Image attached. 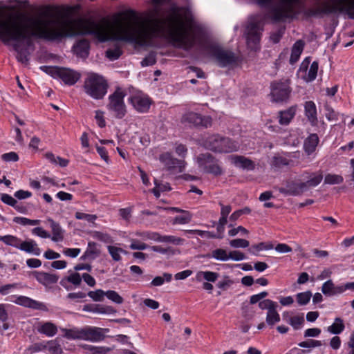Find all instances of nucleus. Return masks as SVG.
<instances>
[{
  "label": "nucleus",
  "mask_w": 354,
  "mask_h": 354,
  "mask_svg": "<svg viewBox=\"0 0 354 354\" xmlns=\"http://www.w3.org/2000/svg\"><path fill=\"white\" fill-rule=\"evenodd\" d=\"M89 48V41L86 39H82L73 46V50L78 57L86 58L88 55Z\"/></svg>",
  "instance_id": "nucleus-19"
},
{
  "label": "nucleus",
  "mask_w": 354,
  "mask_h": 354,
  "mask_svg": "<svg viewBox=\"0 0 354 354\" xmlns=\"http://www.w3.org/2000/svg\"><path fill=\"white\" fill-rule=\"evenodd\" d=\"M48 222L50 223L53 236L52 241L55 242L62 241L64 239L63 230L59 223L55 222L53 219L48 218Z\"/></svg>",
  "instance_id": "nucleus-25"
},
{
  "label": "nucleus",
  "mask_w": 354,
  "mask_h": 354,
  "mask_svg": "<svg viewBox=\"0 0 354 354\" xmlns=\"http://www.w3.org/2000/svg\"><path fill=\"white\" fill-rule=\"evenodd\" d=\"M287 322L289 324H290L294 328V329L298 330L304 324V318L303 315H301V316L297 315V316L289 317V319L287 320Z\"/></svg>",
  "instance_id": "nucleus-41"
},
{
  "label": "nucleus",
  "mask_w": 354,
  "mask_h": 354,
  "mask_svg": "<svg viewBox=\"0 0 354 354\" xmlns=\"http://www.w3.org/2000/svg\"><path fill=\"white\" fill-rule=\"evenodd\" d=\"M19 250L28 253H32L36 256H39L41 254L40 248L38 247L37 243L32 239L25 241H21Z\"/></svg>",
  "instance_id": "nucleus-23"
},
{
  "label": "nucleus",
  "mask_w": 354,
  "mask_h": 354,
  "mask_svg": "<svg viewBox=\"0 0 354 354\" xmlns=\"http://www.w3.org/2000/svg\"><path fill=\"white\" fill-rule=\"evenodd\" d=\"M230 160L236 167H239L243 169L253 170L255 168L254 162L243 156L232 155Z\"/></svg>",
  "instance_id": "nucleus-17"
},
{
  "label": "nucleus",
  "mask_w": 354,
  "mask_h": 354,
  "mask_svg": "<svg viewBox=\"0 0 354 354\" xmlns=\"http://www.w3.org/2000/svg\"><path fill=\"white\" fill-rule=\"evenodd\" d=\"M106 296L109 299L111 300L112 301L118 304H120L123 302L122 297L120 295H119V294L117 292L114 290H108L107 292H106Z\"/></svg>",
  "instance_id": "nucleus-49"
},
{
  "label": "nucleus",
  "mask_w": 354,
  "mask_h": 354,
  "mask_svg": "<svg viewBox=\"0 0 354 354\" xmlns=\"http://www.w3.org/2000/svg\"><path fill=\"white\" fill-rule=\"evenodd\" d=\"M38 331L40 333L45 334L46 335H47L48 337H52V336H54L57 333V328L54 324H53L51 322H46V323L41 324L38 328Z\"/></svg>",
  "instance_id": "nucleus-30"
},
{
  "label": "nucleus",
  "mask_w": 354,
  "mask_h": 354,
  "mask_svg": "<svg viewBox=\"0 0 354 354\" xmlns=\"http://www.w3.org/2000/svg\"><path fill=\"white\" fill-rule=\"evenodd\" d=\"M322 345V343L321 341L311 339L299 343V346L303 347V348H315V347L321 346Z\"/></svg>",
  "instance_id": "nucleus-53"
},
{
  "label": "nucleus",
  "mask_w": 354,
  "mask_h": 354,
  "mask_svg": "<svg viewBox=\"0 0 354 354\" xmlns=\"http://www.w3.org/2000/svg\"><path fill=\"white\" fill-rule=\"evenodd\" d=\"M318 71V62H313L308 70L306 77L305 78L307 82H311L314 80L317 74Z\"/></svg>",
  "instance_id": "nucleus-45"
},
{
  "label": "nucleus",
  "mask_w": 354,
  "mask_h": 354,
  "mask_svg": "<svg viewBox=\"0 0 354 354\" xmlns=\"http://www.w3.org/2000/svg\"><path fill=\"white\" fill-rule=\"evenodd\" d=\"M200 167L209 174L215 176L222 174V169L218 163V160L209 153H201L197 158Z\"/></svg>",
  "instance_id": "nucleus-10"
},
{
  "label": "nucleus",
  "mask_w": 354,
  "mask_h": 354,
  "mask_svg": "<svg viewBox=\"0 0 354 354\" xmlns=\"http://www.w3.org/2000/svg\"><path fill=\"white\" fill-rule=\"evenodd\" d=\"M97 123L98 126L100 128H103L106 126V122L104 119L103 112L101 111H95V116Z\"/></svg>",
  "instance_id": "nucleus-63"
},
{
  "label": "nucleus",
  "mask_w": 354,
  "mask_h": 354,
  "mask_svg": "<svg viewBox=\"0 0 354 354\" xmlns=\"http://www.w3.org/2000/svg\"><path fill=\"white\" fill-rule=\"evenodd\" d=\"M334 286L335 285L332 280H328L323 284L322 291L324 295H333L332 292H333Z\"/></svg>",
  "instance_id": "nucleus-55"
},
{
  "label": "nucleus",
  "mask_w": 354,
  "mask_h": 354,
  "mask_svg": "<svg viewBox=\"0 0 354 354\" xmlns=\"http://www.w3.org/2000/svg\"><path fill=\"white\" fill-rule=\"evenodd\" d=\"M84 88L86 94L99 100L106 95L108 84L102 76L96 73H89L85 79Z\"/></svg>",
  "instance_id": "nucleus-5"
},
{
  "label": "nucleus",
  "mask_w": 354,
  "mask_h": 354,
  "mask_svg": "<svg viewBox=\"0 0 354 354\" xmlns=\"http://www.w3.org/2000/svg\"><path fill=\"white\" fill-rule=\"evenodd\" d=\"M209 53L221 67H227L236 64L238 61V57L234 52L221 46H212Z\"/></svg>",
  "instance_id": "nucleus-8"
},
{
  "label": "nucleus",
  "mask_w": 354,
  "mask_h": 354,
  "mask_svg": "<svg viewBox=\"0 0 354 354\" xmlns=\"http://www.w3.org/2000/svg\"><path fill=\"white\" fill-rule=\"evenodd\" d=\"M271 95L276 102H283L288 99L290 89L288 82H273L271 84Z\"/></svg>",
  "instance_id": "nucleus-12"
},
{
  "label": "nucleus",
  "mask_w": 354,
  "mask_h": 354,
  "mask_svg": "<svg viewBox=\"0 0 354 354\" xmlns=\"http://www.w3.org/2000/svg\"><path fill=\"white\" fill-rule=\"evenodd\" d=\"M192 214L190 212L178 208V223H189L192 221Z\"/></svg>",
  "instance_id": "nucleus-38"
},
{
  "label": "nucleus",
  "mask_w": 354,
  "mask_h": 354,
  "mask_svg": "<svg viewBox=\"0 0 354 354\" xmlns=\"http://www.w3.org/2000/svg\"><path fill=\"white\" fill-rule=\"evenodd\" d=\"M304 46V42L302 40H298L294 44L290 57V64H294L298 61L303 51Z\"/></svg>",
  "instance_id": "nucleus-27"
},
{
  "label": "nucleus",
  "mask_w": 354,
  "mask_h": 354,
  "mask_svg": "<svg viewBox=\"0 0 354 354\" xmlns=\"http://www.w3.org/2000/svg\"><path fill=\"white\" fill-rule=\"evenodd\" d=\"M14 196L19 199V200H22V199H26V198H30L31 196H32V193L29 191H24V190H19V191H17Z\"/></svg>",
  "instance_id": "nucleus-64"
},
{
  "label": "nucleus",
  "mask_w": 354,
  "mask_h": 354,
  "mask_svg": "<svg viewBox=\"0 0 354 354\" xmlns=\"http://www.w3.org/2000/svg\"><path fill=\"white\" fill-rule=\"evenodd\" d=\"M107 249L112 259L115 261H120L121 260V253H127V252L123 249L113 245H109Z\"/></svg>",
  "instance_id": "nucleus-37"
},
{
  "label": "nucleus",
  "mask_w": 354,
  "mask_h": 354,
  "mask_svg": "<svg viewBox=\"0 0 354 354\" xmlns=\"http://www.w3.org/2000/svg\"><path fill=\"white\" fill-rule=\"evenodd\" d=\"M125 95V92L122 88H118L109 97V102L107 104V109L118 119H122L127 113V107L124 102Z\"/></svg>",
  "instance_id": "nucleus-7"
},
{
  "label": "nucleus",
  "mask_w": 354,
  "mask_h": 354,
  "mask_svg": "<svg viewBox=\"0 0 354 354\" xmlns=\"http://www.w3.org/2000/svg\"><path fill=\"white\" fill-rule=\"evenodd\" d=\"M229 259H231L234 261H241L245 259V255L243 252L239 250H232L228 253Z\"/></svg>",
  "instance_id": "nucleus-56"
},
{
  "label": "nucleus",
  "mask_w": 354,
  "mask_h": 354,
  "mask_svg": "<svg viewBox=\"0 0 354 354\" xmlns=\"http://www.w3.org/2000/svg\"><path fill=\"white\" fill-rule=\"evenodd\" d=\"M230 245L234 248H245L249 246L250 243L243 239H232L230 241Z\"/></svg>",
  "instance_id": "nucleus-47"
},
{
  "label": "nucleus",
  "mask_w": 354,
  "mask_h": 354,
  "mask_svg": "<svg viewBox=\"0 0 354 354\" xmlns=\"http://www.w3.org/2000/svg\"><path fill=\"white\" fill-rule=\"evenodd\" d=\"M148 248V245L140 241L133 240L130 245V248L131 250H143Z\"/></svg>",
  "instance_id": "nucleus-60"
},
{
  "label": "nucleus",
  "mask_w": 354,
  "mask_h": 354,
  "mask_svg": "<svg viewBox=\"0 0 354 354\" xmlns=\"http://www.w3.org/2000/svg\"><path fill=\"white\" fill-rule=\"evenodd\" d=\"M280 321V316L277 311V306L268 310L266 315V322L270 326H273Z\"/></svg>",
  "instance_id": "nucleus-35"
},
{
  "label": "nucleus",
  "mask_w": 354,
  "mask_h": 354,
  "mask_svg": "<svg viewBox=\"0 0 354 354\" xmlns=\"http://www.w3.org/2000/svg\"><path fill=\"white\" fill-rule=\"evenodd\" d=\"M171 279V274L165 273L162 276L156 277L150 283L151 286H160L164 283L165 281H170Z\"/></svg>",
  "instance_id": "nucleus-39"
},
{
  "label": "nucleus",
  "mask_w": 354,
  "mask_h": 354,
  "mask_svg": "<svg viewBox=\"0 0 354 354\" xmlns=\"http://www.w3.org/2000/svg\"><path fill=\"white\" fill-rule=\"evenodd\" d=\"M178 6V48L189 50L202 46L208 37V30L194 15L190 0H180Z\"/></svg>",
  "instance_id": "nucleus-3"
},
{
  "label": "nucleus",
  "mask_w": 354,
  "mask_h": 354,
  "mask_svg": "<svg viewBox=\"0 0 354 354\" xmlns=\"http://www.w3.org/2000/svg\"><path fill=\"white\" fill-rule=\"evenodd\" d=\"M181 123L188 126L208 128L212 124V119L209 116H202L196 113L188 112L182 116Z\"/></svg>",
  "instance_id": "nucleus-11"
},
{
  "label": "nucleus",
  "mask_w": 354,
  "mask_h": 354,
  "mask_svg": "<svg viewBox=\"0 0 354 354\" xmlns=\"http://www.w3.org/2000/svg\"><path fill=\"white\" fill-rule=\"evenodd\" d=\"M1 159L6 162H17L19 160V156L17 153L11 151L3 153L1 156Z\"/></svg>",
  "instance_id": "nucleus-57"
},
{
  "label": "nucleus",
  "mask_w": 354,
  "mask_h": 354,
  "mask_svg": "<svg viewBox=\"0 0 354 354\" xmlns=\"http://www.w3.org/2000/svg\"><path fill=\"white\" fill-rule=\"evenodd\" d=\"M46 349L52 354H62V349L56 341H49L46 343Z\"/></svg>",
  "instance_id": "nucleus-43"
},
{
  "label": "nucleus",
  "mask_w": 354,
  "mask_h": 354,
  "mask_svg": "<svg viewBox=\"0 0 354 354\" xmlns=\"http://www.w3.org/2000/svg\"><path fill=\"white\" fill-rule=\"evenodd\" d=\"M144 238L146 239H151L158 242H167L175 241V238L174 236H162L156 232H146L144 234Z\"/></svg>",
  "instance_id": "nucleus-34"
},
{
  "label": "nucleus",
  "mask_w": 354,
  "mask_h": 354,
  "mask_svg": "<svg viewBox=\"0 0 354 354\" xmlns=\"http://www.w3.org/2000/svg\"><path fill=\"white\" fill-rule=\"evenodd\" d=\"M160 160L163 162L169 169L174 167V162L171 159V155L168 153L162 154L160 156Z\"/></svg>",
  "instance_id": "nucleus-62"
},
{
  "label": "nucleus",
  "mask_w": 354,
  "mask_h": 354,
  "mask_svg": "<svg viewBox=\"0 0 354 354\" xmlns=\"http://www.w3.org/2000/svg\"><path fill=\"white\" fill-rule=\"evenodd\" d=\"M106 57L110 60H115L122 55V50L119 47L113 49H108L106 52Z\"/></svg>",
  "instance_id": "nucleus-51"
},
{
  "label": "nucleus",
  "mask_w": 354,
  "mask_h": 354,
  "mask_svg": "<svg viewBox=\"0 0 354 354\" xmlns=\"http://www.w3.org/2000/svg\"><path fill=\"white\" fill-rule=\"evenodd\" d=\"M32 233L41 238H50V235L42 227H37L32 230Z\"/></svg>",
  "instance_id": "nucleus-61"
},
{
  "label": "nucleus",
  "mask_w": 354,
  "mask_h": 354,
  "mask_svg": "<svg viewBox=\"0 0 354 354\" xmlns=\"http://www.w3.org/2000/svg\"><path fill=\"white\" fill-rule=\"evenodd\" d=\"M185 234H196L200 236L206 237L207 239H216V234H214L209 231H203L199 230H183Z\"/></svg>",
  "instance_id": "nucleus-44"
},
{
  "label": "nucleus",
  "mask_w": 354,
  "mask_h": 354,
  "mask_svg": "<svg viewBox=\"0 0 354 354\" xmlns=\"http://www.w3.org/2000/svg\"><path fill=\"white\" fill-rule=\"evenodd\" d=\"M305 115L313 126L317 124V109L313 101H308L305 103Z\"/></svg>",
  "instance_id": "nucleus-20"
},
{
  "label": "nucleus",
  "mask_w": 354,
  "mask_h": 354,
  "mask_svg": "<svg viewBox=\"0 0 354 354\" xmlns=\"http://www.w3.org/2000/svg\"><path fill=\"white\" fill-rule=\"evenodd\" d=\"M312 297L310 291H306L304 292L298 293L296 295L297 301L300 306L306 305Z\"/></svg>",
  "instance_id": "nucleus-42"
},
{
  "label": "nucleus",
  "mask_w": 354,
  "mask_h": 354,
  "mask_svg": "<svg viewBox=\"0 0 354 354\" xmlns=\"http://www.w3.org/2000/svg\"><path fill=\"white\" fill-rule=\"evenodd\" d=\"M14 302L18 305L33 309H41L44 306L42 303L33 300L26 296L17 297Z\"/></svg>",
  "instance_id": "nucleus-21"
},
{
  "label": "nucleus",
  "mask_w": 354,
  "mask_h": 354,
  "mask_svg": "<svg viewBox=\"0 0 354 354\" xmlns=\"http://www.w3.org/2000/svg\"><path fill=\"white\" fill-rule=\"evenodd\" d=\"M93 237L106 243L113 242L111 237L106 233H102L96 231L93 232Z\"/></svg>",
  "instance_id": "nucleus-54"
},
{
  "label": "nucleus",
  "mask_w": 354,
  "mask_h": 354,
  "mask_svg": "<svg viewBox=\"0 0 354 354\" xmlns=\"http://www.w3.org/2000/svg\"><path fill=\"white\" fill-rule=\"evenodd\" d=\"M259 306L261 309H267L268 311L274 306H277V304L270 299H265L259 303Z\"/></svg>",
  "instance_id": "nucleus-58"
},
{
  "label": "nucleus",
  "mask_w": 354,
  "mask_h": 354,
  "mask_svg": "<svg viewBox=\"0 0 354 354\" xmlns=\"http://www.w3.org/2000/svg\"><path fill=\"white\" fill-rule=\"evenodd\" d=\"M270 13L268 15L256 14L250 16L246 22L244 36L246 39L248 47L257 51L260 48V41L262 32L264 29V21L266 17L270 18Z\"/></svg>",
  "instance_id": "nucleus-4"
},
{
  "label": "nucleus",
  "mask_w": 354,
  "mask_h": 354,
  "mask_svg": "<svg viewBox=\"0 0 354 354\" xmlns=\"http://www.w3.org/2000/svg\"><path fill=\"white\" fill-rule=\"evenodd\" d=\"M285 30H286V27L283 26L280 27L276 31L272 32L270 36V40L274 44L279 43L285 32Z\"/></svg>",
  "instance_id": "nucleus-46"
},
{
  "label": "nucleus",
  "mask_w": 354,
  "mask_h": 354,
  "mask_svg": "<svg viewBox=\"0 0 354 354\" xmlns=\"http://www.w3.org/2000/svg\"><path fill=\"white\" fill-rule=\"evenodd\" d=\"M64 337L68 339H83L84 328H62Z\"/></svg>",
  "instance_id": "nucleus-26"
},
{
  "label": "nucleus",
  "mask_w": 354,
  "mask_h": 354,
  "mask_svg": "<svg viewBox=\"0 0 354 354\" xmlns=\"http://www.w3.org/2000/svg\"><path fill=\"white\" fill-rule=\"evenodd\" d=\"M82 278L80 274L77 272H74L69 276L63 278L60 281V284L67 290L72 289L71 286L68 285V283L73 284L75 286H79L82 283Z\"/></svg>",
  "instance_id": "nucleus-24"
},
{
  "label": "nucleus",
  "mask_w": 354,
  "mask_h": 354,
  "mask_svg": "<svg viewBox=\"0 0 354 354\" xmlns=\"http://www.w3.org/2000/svg\"><path fill=\"white\" fill-rule=\"evenodd\" d=\"M153 15L140 22L137 13L131 9L120 12L112 26L103 19L100 22L84 19L64 17H27L25 20L8 17L0 19V39L5 44L15 41L13 48L17 59L27 65L33 46L32 37L49 41L61 40L64 37L91 35L101 42L109 40L148 44L154 38H163V17H157L158 8Z\"/></svg>",
  "instance_id": "nucleus-1"
},
{
  "label": "nucleus",
  "mask_w": 354,
  "mask_h": 354,
  "mask_svg": "<svg viewBox=\"0 0 354 354\" xmlns=\"http://www.w3.org/2000/svg\"><path fill=\"white\" fill-rule=\"evenodd\" d=\"M343 319L340 317H336L334 323L328 327L327 330L332 334H339L344 330Z\"/></svg>",
  "instance_id": "nucleus-33"
},
{
  "label": "nucleus",
  "mask_w": 354,
  "mask_h": 354,
  "mask_svg": "<svg viewBox=\"0 0 354 354\" xmlns=\"http://www.w3.org/2000/svg\"><path fill=\"white\" fill-rule=\"evenodd\" d=\"M219 277V274L211 271H201L196 274V279L198 281H201L203 279L207 282H215Z\"/></svg>",
  "instance_id": "nucleus-29"
},
{
  "label": "nucleus",
  "mask_w": 354,
  "mask_h": 354,
  "mask_svg": "<svg viewBox=\"0 0 354 354\" xmlns=\"http://www.w3.org/2000/svg\"><path fill=\"white\" fill-rule=\"evenodd\" d=\"M13 221L22 225H36L39 224V220H31L25 217H15Z\"/></svg>",
  "instance_id": "nucleus-48"
},
{
  "label": "nucleus",
  "mask_w": 354,
  "mask_h": 354,
  "mask_svg": "<svg viewBox=\"0 0 354 354\" xmlns=\"http://www.w3.org/2000/svg\"><path fill=\"white\" fill-rule=\"evenodd\" d=\"M228 253L225 249L218 248L212 252L211 257L218 261H226L229 260Z\"/></svg>",
  "instance_id": "nucleus-36"
},
{
  "label": "nucleus",
  "mask_w": 354,
  "mask_h": 354,
  "mask_svg": "<svg viewBox=\"0 0 354 354\" xmlns=\"http://www.w3.org/2000/svg\"><path fill=\"white\" fill-rule=\"evenodd\" d=\"M296 112V109L294 106L289 108L286 111H281L279 113V122L282 125H286L290 123L291 120L294 118Z\"/></svg>",
  "instance_id": "nucleus-28"
},
{
  "label": "nucleus",
  "mask_w": 354,
  "mask_h": 354,
  "mask_svg": "<svg viewBox=\"0 0 354 354\" xmlns=\"http://www.w3.org/2000/svg\"><path fill=\"white\" fill-rule=\"evenodd\" d=\"M32 274L39 283L45 286L56 283L59 279V277L57 274L45 272L34 271Z\"/></svg>",
  "instance_id": "nucleus-16"
},
{
  "label": "nucleus",
  "mask_w": 354,
  "mask_h": 354,
  "mask_svg": "<svg viewBox=\"0 0 354 354\" xmlns=\"http://www.w3.org/2000/svg\"><path fill=\"white\" fill-rule=\"evenodd\" d=\"M0 241L6 245L19 249L21 240L14 235L0 236Z\"/></svg>",
  "instance_id": "nucleus-31"
},
{
  "label": "nucleus",
  "mask_w": 354,
  "mask_h": 354,
  "mask_svg": "<svg viewBox=\"0 0 354 354\" xmlns=\"http://www.w3.org/2000/svg\"><path fill=\"white\" fill-rule=\"evenodd\" d=\"M279 192L285 195L299 196L304 193L301 182L289 180L286 182V187H279Z\"/></svg>",
  "instance_id": "nucleus-15"
},
{
  "label": "nucleus",
  "mask_w": 354,
  "mask_h": 354,
  "mask_svg": "<svg viewBox=\"0 0 354 354\" xmlns=\"http://www.w3.org/2000/svg\"><path fill=\"white\" fill-rule=\"evenodd\" d=\"M111 308L101 305L87 304L84 306L83 310L96 313L106 314L111 311Z\"/></svg>",
  "instance_id": "nucleus-32"
},
{
  "label": "nucleus",
  "mask_w": 354,
  "mask_h": 354,
  "mask_svg": "<svg viewBox=\"0 0 354 354\" xmlns=\"http://www.w3.org/2000/svg\"><path fill=\"white\" fill-rule=\"evenodd\" d=\"M343 177L337 174H327L324 178V183L329 185H337L343 182Z\"/></svg>",
  "instance_id": "nucleus-40"
},
{
  "label": "nucleus",
  "mask_w": 354,
  "mask_h": 354,
  "mask_svg": "<svg viewBox=\"0 0 354 354\" xmlns=\"http://www.w3.org/2000/svg\"><path fill=\"white\" fill-rule=\"evenodd\" d=\"M323 179L322 171L310 173L308 179L305 182H301L304 192L308 191L312 187L317 186Z\"/></svg>",
  "instance_id": "nucleus-18"
},
{
  "label": "nucleus",
  "mask_w": 354,
  "mask_h": 354,
  "mask_svg": "<svg viewBox=\"0 0 354 354\" xmlns=\"http://www.w3.org/2000/svg\"><path fill=\"white\" fill-rule=\"evenodd\" d=\"M40 68L46 73L56 75L65 84L73 85L75 84L80 77V74L77 72L66 68L59 67L41 66Z\"/></svg>",
  "instance_id": "nucleus-9"
},
{
  "label": "nucleus",
  "mask_w": 354,
  "mask_h": 354,
  "mask_svg": "<svg viewBox=\"0 0 354 354\" xmlns=\"http://www.w3.org/2000/svg\"><path fill=\"white\" fill-rule=\"evenodd\" d=\"M107 329H103L97 327L86 326L84 328L83 340L99 342L104 338V331Z\"/></svg>",
  "instance_id": "nucleus-14"
},
{
  "label": "nucleus",
  "mask_w": 354,
  "mask_h": 354,
  "mask_svg": "<svg viewBox=\"0 0 354 354\" xmlns=\"http://www.w3.org/2000/svg\"><path fill=\"white\" fill-rule=\"evenodd\" d=\"M129 102L140 113L147 112L151 104L150 98L142 93H137L130 96Z\"/></svg>",
  "instance_id": "nucleus-13"
},
{
  "label": "nucleus",
  "mask_w": 354,
  "mask_h": 354,
  "mask_svg": "<svg viewBox=\"0 0 354 354\" xmlns=\"http://www.w3.org/2000/svg\"><path fill=\"white\" fill-rule=\"evenodd\" d=\"M204 147L211 151L219 153H230L237 151L239 145L229 138L212 135L204 141Z\"/></svg>",
  "instance_id": "nucleus-6"
},
{
  "label": "nucleus",
  "mask_w": 354,
  "mask_h": 354,
  "mask_svg": "<svg viewBox=\"0 0 354 354\" xmlns=\"http://www.w3.org/2000/svg\"><path fill=\"white\" fill-rule=\"evenodd\" d=\"M319 139L316 133H311L304 141V149L305 152L310 155L313 153L319 143Z\"/></svg>",
  "instance_id": "nucleus-22"
},
{
  "label": "nucleus",
  "mask_w": 354,
  "mask_h": 354,
  "mask_svg": "<svg viewBox=\"0 0 354 354\" xmlns=\"http://www.w3.org/2000/svg\"><path fill=\"white\" fill-rule=\"evenodd\" d=\"M1 200L4 203L12 207L15 206V205L17 203V201L13 197L7 194H2L1 195Z\"/></svg>",
  "instance_id": "nucleus-59"
},
{
  "label": "nucleus",
  "mask_w": 354,
  "mask_h": 354,
  "mask_svg": "<svg viewBox=\"0 0 354 354\" xmlns=\"http://www.w3.org/2000/svg\"><path fill=\"white\" fill-rule=\"evenodd\" d=\"M88 295L95 301H101L103 300L104 297L106 296V292L102 290H97L95 291H89Z\"/></svg>",
  "instance_id": "nucleus-50"
},
{
  "label": "nucleus",
  "mask_w": 354,
  "mask_h": 354,
  "mask_svg": "<svg viewBox=\"0 0 354 354\" xmlns=\"http://www.w3.org/2000/svg\"><path fill=\"white\" fill-rule=\"evenodd\" d=\"M75 218L79 220L84 219L89 223H94L95 221L97 219V216L77 212L75 213Z\"/></svg>",
  "instance_id": "nucleus-52"
},
{
  "label": "nucleus",
  "mask_w": 354,
  "mask_h": 354,
  "mask_svg": "<svg viewBox=\"0 0 354 354\" xmlns=\"http://www.w3.org/2000/svg\"><path fill=\"white\" fill-rule=\"evenodd\" d=\"M304 7L302 0H279L270 8V19L274 23L285 21L298 15ZM345 13L354 19V0H317L315 6L307 9L308 17H319L335 13Z\"/></svg>",
  "instance_id": "nucleus-2"
}]
</instances>
